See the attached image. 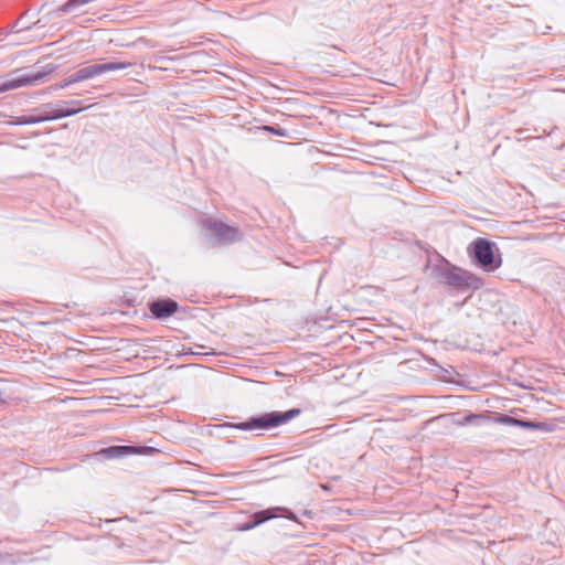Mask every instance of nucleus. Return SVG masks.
Instances as JSON below:
<instances>
[{"mask_svg": "<svg viewBox=\"0 0 565 565\" xmlns=\"http://www.w3.org/2000/svg\"><path fill=\"white\" fill-rule=\"evenodd\" d=\"M468 253L473 264L486 271H494L502 264L495 243L482 237H478L469 245Z\"/></svg>", "mask_w": 565, "mask_h": 565, "instance_id": "f257e3e1", "label": "nucleus"}, {"mask_svg": "<svg viewBox=\"0 0 565 565\" xmlns=\"http://www.w3.org/2000/svg\"><path fill=\"white\" fill-rule=\"evenodd\" d=\"M437 278L445 285L459 290L479 289L483 281L475 274L458 267H440L437 269Z\"/></svg>", "mask_w": 565, "mask_h": 565, "instance_id": "f03ea898", "label": "nucleus"}, {"mask_svg": "<svg viewBox=\"0 0 565 565\" xmlns=\"http://www.w3.org/2000/svg\"><path fill=\"white\" fill-rule=\"evenodd\" d=\"M300 414L299 408H291L287 412H270L254 416L245 422L235 425L241 430H266L285 424Z\"/></svg>", "mask_w": 565, "mask_h": 565, "instance_id": "7ed1b4c3", "label": "nucleus"}, {"mask_svg": "<svg viewBox=\"0 0 565 565\" xmlns=\"http://www.w3.org/2000/svg\"><path fill=\"white\" fill-rule=\"evenodd\" d=\"M201 226L211 234L216 243L222 245L233 244L243 237L238 227L227 225L215 218L207 217L201 220Z\"/></svg>", "mask_w": 565, "mask_h": 565, "instance_id": "20e7f679", "label": "nucleus"}, {"mask_svg": "<svg viewBox=\"0 0 565 565\" xmlns=\"http://www.w3.org/2000/svg\"><path fill=\"white\" fill-rule=\"evenodd\" d=\"M132 64L130 62H107L102 64H92L77 70L76 72L72 73V75L73 79L76 83H79L83 81L92 79L106 72L126 70Z\"/></svg>", "mask_w": 565, "mask_h": 565, "instance_id": "39448f33", "label": "nucleus"}, {"mask_svg": "<svg viewBox=\"0 0 565 565\" xmlns=\"http://www.w3.org/2000/svg\"><path fill=\"white\" fill-rule=\"evenodd\" d=\"M52 71L53 67H50L47 72H32L28 74L14 75L0 83V93L17 89L23 86L34 85L41 82L44 78V76L51 73Z\"/></svg>", "mask_w": 565, "mask_h": 565, "instance_id": "423d86ee", "label": "nucleus"}, {"mask_svg": "<svg viewBox=\"0 0 565 565\" xmlns=\"http://www.w3.org/2000/svg\"><path fill=\"white\" fill-rule=\"evenodd\" d=\"M148 307L156 319H167L179 309L178 302L171 298L157 299L150 302Z\"/></svg>", "mask_w": 565, "mask_h": 565, "instance_id": "0eeeda50", "label": "nucleus"}, {"mask_svg": "<svg viewBox=\"0 0 565 565\" xmlns=\"http://www.w3.org/2000/svg\"><path fill=\"white\" fill-rule=\"evenodd\" d=\"M145 449V447H137L130 445L110 446L107 448H103L102 450L96 452V456L103 457L105 459H117L132 455L143 454Z\"/></svg>", "mask_w": 565, "mask_h": 565, "instance_id": "6e6552de", "label": "nucleus"}, {"mask_svg": "<svg viewBox=\"0 0 565 565\" xmlns=\"http://www.w3.org/2000/svg\"><path fill=\"white\" fill-rule=\"evenodd\" d=\"M281 511H287V509L270 508V509L258 511V512L254 513L253 515H250L249 520L241 526V530H243V531L252 530L271 519L277 518L278 512H281Z\"/></svg>", "mask_w": 565, "mask_h": 565, "instance_id": "1a4fd4ad", "label": "nucleus"}, {"mask_svg": "<svg viewBox=\"0 0 565 565\" xmlns=\"http://www.w3.org/2000/svg\"><path fill=\"white\" fill-rule=\"evenodd\" d=\"M42 117L44 121L55 120L62 118L61 107L53 104H47L43 106Z\"/></svg>", "mask_w": 565, "mask_h": 565, "instance_id": "9d476101", "label": "nucleus"}, {"mask_svg": "<svg viewBox=\"0 0 565 565\" xmlns=\"http://www.w3.org/2000/svg\"><path fill=\"white\" fill-rule=\"evenodd\" d=\"M487 419L486 416L483 415H480V414H468V415H465L462 417V419H460L458 422V424L460 426H466V425H480L482 422H484Z\"/></svg>", "mask_w": 565, "mask_h": 565, "instance_id": "9b49d317", "label": "nucleus"}, {"mask_svg": "<svg viewBox=\"0 0 565 565\" xmlns=\"http://www.w3.org/2000/svg\"><path fill=\"white\" fill-rule=\"evenodd\" d=\"M43 117L42 115H30V116H22V117H19L18 120H17V124L18 125H33V124H39V122H43Z\"/></svg>", "mask_w": 565, "mask_h": 565, "instance_id": "f8f14e48", "label": "nucleus"}, {"mask_svg": "<svg viewBox=\"0 0 565 565\" xmlns=\"http://www.w3.org/2000/svg\"><path fill=\"white\" fill-rule=\"evenodd\" d=\"M76 82L73 79V75H68L67 77H65L61 83H57L55 85H53L51 88L53 90H58V89H63V88H66L73 84H75Z\"/></svg>", "mask_w": 565, "mask_h": 565, "instance_id": "ddd939ff", "label": "nucleus"}, {"mask_svg": "<svg viewBox=\"0 0 565 565\" xmlns=\"http://www.w3.org/2000/svg\"><path fill=\"white\" fill-rule=\"evenodd\" d=\"M494 422L507 426H515L516 418L509 415H500L494 418Z\"/></svg>", "mask_w": 565, "mask_h": 565, "instance_id": "4468645a", "label": "nucleus"}, {"mask_svg": "<svg viewBox=\"0 0 565 565\" xmlns=\"http://www.w3.org/2000/svg\"><path fill=\"white\" fill-rule=\"evenodd\" d=\"M536 425L539 427H535V430H541V431H553L556 427L555 424L547 423V422H536Z\"/></svg>", "mask_w": 565, "mask_h": 565, "instance_id": "2eb2a0df", "label": "nucleus"}, {"mask_svg": "<svg viewBox=\"0 0 565 565\" xmlns=\"http://www.w3.org/2000/svg\"><path fill=\"white\" fill-rule=\"evenodd\" d=\"M84 109H85L84 107H78V108H64V107H61L62 118L74 116V115L81 113Z\"/></svg>", "mask_w": 565, "mask_h": 565, "instance_id": "dca6fc26", "label": "nucleus"}, {"mask_svg": "<svg viewBox=\"0 0 565 565\" xmlns=\"http://www.w3.org/2000/svg\"><path fill=\"white\" fill-rule=\"evenodd\" d=\"M264 129L271 134H275L277 136H281V137L286 136V130L280 127L264 126Z\"/></svg>", "mask_w": 565, "mask_h": 565, "instance_id": "f3484780", "label": "nucleus"}, {"mask_svg": "<svg viewBox=\"0 0 565 565\" xmlns=\"http://www.w3.org/2000/svg\"><path fill=\"white\" fill-rule=\"evenodd\" d=\"M527 422H529V420L516 418L515 426H516V427H521V428H525V427H526Z\"/></svg>", "mask_w": 565, "mask_h": 565, "instance_id": "a211bd4d", "label": "nucleus"}, {"mask_svg": "<svg viewBox=\"0 0 565 565\" xmlns=\"http://www.w3.org/2000/svg\"><path fill=\"white\" fill-rule=\"evenodd\" d=\"M535 427H539V426L536 425V422L529 420V422H527V424H526L525 429H532V430H535Z\"/></svg>", "mask_w": 565, "mask_h": 565, "instance_id": "6ab92c4d", "label": "nucleus"}, {"mask_svg": "<svg viewBox=\"0 0 565 565\" xmlns=\"http://www.w3.org/2000/svg\"><path fill=\"white\" fill-rule=\"evenodd\" d=\"M287 519L289 520H296V516L294 513L289 512L288 515H286Z\"/></svg>", "mask_w": 565, "mask_h": 565, "instance_id": "aec40b11", "label": "nucleus"}, {"mask_svg": "<svg viewBox=\"0 0 565 565\" xmlns=\"http://www.w3.org/2000/svg\"><path fill=\"white\" fill-rule=\"evenodd\" d=\"M68 104L76 105V104H79V100H71V102H68Z\"/></svg>", "mask_w": 565, "mask_h": 565, "instance_id": "412c9836", "label": "nucleus"}]
</instances>
